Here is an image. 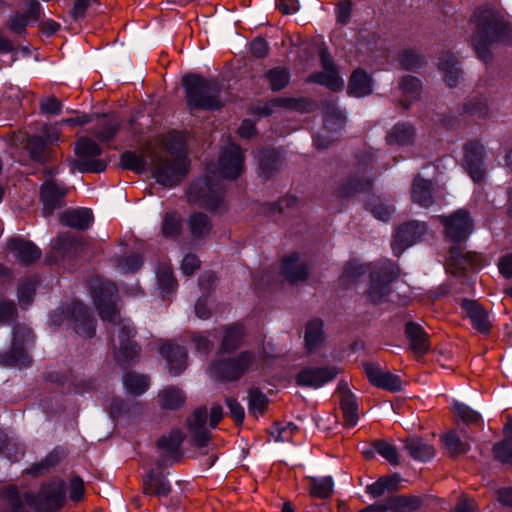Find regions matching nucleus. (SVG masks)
Segmentation results:
<instances>
[{
  "instance_id": "nucleus-1",
  "label": "nucleus",
  "mask_w": 512,
  "mask_h": 512,
  "mask_svg": "<svg viewBox=\"0 0 512 512\" xmlns=\"http://www.w3.org/2000/svg\"><path fill=\"white\" fill-rule=\"evenodd\" d=\"M92 297L99 316L103 321L120 325L118 328V343L114 341L116 361L125 365L139 355V346L131 340L136 331L129 320L121 319L116 305V287L101 279L91 281Z\"/></svg>"
},
{
  "instance_id": "nucleus-2",
  "label": "nucleus",
  "mask_w": 512,
  "mask_h": 512,
  "mask_svg": "<svg viewBox=\"0 0 512 512\" xmlns=\"http://www.w3.org/2000/svg\"><path fill=\"white\" fill-rule=\"evenodd\" d=\"M182 83L191 109L214 110L222 106L220 87L215 81L191 74L184 76Z\"/></svg>"
},
{
  "instance_id": "nucleus-3",
  "label": "nucleus",
  "mask_w": 512,
  "mask_h": 512,
  "mask_svg": "<svg viewBox=\"0 0 512 512\" xmlns=\"http://www.w3.org/2000/svg\"><path fill=\"white\" fill-rule=\"evenodd\" d=\"M188 172L186 153L179 149L155 155L152 159V177L163 186L172 187L181 182Z\"/></svg>"
},
{
  "instance_id": "nucleus-4",
  "label": "nucleus",
  "mask_w": 512,
  "mask_h": 512,
  "mask_svg": "<svg viewBox=\"0 0 512 512\" xmlns=\"http://www.w3.org/2000/svg\"><path fill=\"white\" fill-rule=\"evenodd\" d=\"M10 501L21 503L25 510V505L31 507L36 512H54L64 503L65 493L62 482L43 485L37 493H25L19 496L15 488L7 491Z\"/></svg>"
},
{
  "instance_id": "nucleus-5",
  "label": "nucleus",
  "mask_w": 512,
  "mask_h": 512,
  "mask_svg": "<svg viewBox=\"0 0 512 512\" xmlns=\"http://www.w3.org/2000/svg\"><path fill=\"white\" fill-rule=\"evenodd\" d=\"M477 31L473 36V44L482 53L486 47L494 42L506 39L509 27L503 18L491 9L479 10L475 13Z\"/></svg>"
},
{
  "instance_id": "nucleus-6",
  "label": "nucleus",
  "mask_w": 512,
  "mask_h": 512,
  "mask_svg": "<svg viewBox=\"0 0 512 512\" xmlns=\"http://www.w3.org/2000/svg\"><path fill=\"white\" fill-rule=\"evenodd\" d=\"M261 358L253 351H243L237 357L218 359L209 367L212 377L223 381H234L246 372L257 369Z\"/></svg>"
},
{
  "instance_id": "nucleus-7",
  "label": "nucleus",
  "mask_w": 512,
  "mask_h": 512,
  "mask_svg": "<svg viewBox=\"0 0 512 512\" xmlns=\"http://www.w3.org/2000/svg\"><path fill=\"white\" fill-rule=\"evenodd\" d=\"M399 275L398 267L390 260L378 263L371 272V282L367 292L373 303L384 301L390 293L389 285Z\"/></svg>"
},
{
  "instance_id": "nucleus-8",
  "label": "nucleus",
  "mask_w": 512,
  "mask_h": 512,
  "mask_svg": "<svg viewBox=\"0 0 512 512\" xmlns=\"http://www.w3.org/2000/svg\"><path fill=\"white\" fill-rule=\"evenodd\" d=\"M75 153L80 158L76 163L77 169L82 172H103L107 164L102 159H92L101 154L99 145L91 139L81 138L77 141L75 146Z\"/></svg>"
},
{
  "instance_id": "nucleus-9",
  "label": "nucleus",
  "mask_w": 512,
  "mask_h": 512,
  "mask_svg": "<svg viewBox=\"0 0 512 512\" xmlns=\"http://www.w3.org/2000/svg\"><path fill=\"white\" fill-rule=\"evenodd\" d=\"M67 192V187L63 183H59L51 178V172L48 171L40 191L43 215L45 217L51 216L55 210L63 205V199Z\"/></svg>"
},
{
  "instance_id": "nucleus-10",
  "label": "nucleus",
  "mask_w": 512,
  "mask_h": 512,
  "mask_svg": "<svg viewBox=\"0 0 512 512\" xmlns=\"http://www.w3.org/2000/svg\"><path fill=\"white\" fill-rule=\"evenodd\" d=\"M338 373V368L335 366L304 367L298 372L295 380L299 386L318 389L332 381Z\"/></svg>"
},
{
  "instance_id": "nucleus-11",
  "label": "nucleus",
  "mask_w": 512,
  "mask_h": 512,
  "mask_svg": "<svg viewBox=\"0 0 512 512\" xmlns=\"http://www.w3.org/2000/svg\"><path fill=\"white\" fill-rule=\"evenodd\" d=\"M219 173L224 178H237L243 171V153L239 146L229 144L221 152L219 163Z\"/></svg>"
},
{
  "instance_id": "nucleus-12",
  "label": "nucleus",
  "mask_w": 512,
  "mask_h": 512,
  "mask_svg": "<svg viewBox=\"0 0 512 512\" xmlns=\"http://www.w3.org/2000/svg\"><path fill=\"white\" fill-rule=\"evenodd\" d=\"M322 71L310 75L309 80L327 86L331 90H340L344 82L340 78L329 53L322 49L320 52Z\"/></svg>"
},
{
  "instance_id": "nucleus-13",
  "label": "nucleus",
  "mask_w": 512,
  "mask_h": 512,
  "mask_svg": "<svg viewBox=\"0 0 512 512\" xmlns=\"http://www.w3.org/2000/svg\"><path fill=\"white\" fill-rule=\"evenodd\" d=\"M34 336L30 329L21 328L15 331L11 355L6 359V364L11 366H26L30 362V358L25 351V347L33 343Z\"/></svg>"
},
{
  "instance_id": "nucleus-14",
  "label": "nucleus",
  "mask_w": 512,
  "mask_h": 512,
  "mask_svg": "<svg viewBox=\"0 0 512 512\" xmlns=\"http://www.w3.org/2000/svg\"><path fill=\"white\" fill-rule=\"evenodd\" d=\"M424 233L425 225L416 221L401 226L391 244L394 254L399 256L405 248L416 243Z\"/></svg>"
},
{
  "instance_id": "nucleus-15",
  "label": "nucleus",
  "mask_w": 512,
  "mask_h": 512,
  "mask_svg": "<svg viewBox=\"0 0 512 512\" xmlns=\"http://www.w3.org/2000/svg\"><path fill=\"white\" fill-rule=\"evenodd\" d=\"M448 237L455 241H462L472 232V222L469 215L464 210L456 211L450 217H441Z\"/></svg>"
},
{
  "instance_id": "nucleus-16",
  "label": "nucleus",
  "mask_w": 512,
  "mask_h": 512,
  "mask_svg": "<svg viewBox=\"0 0 512 512\" xmlns=\"http://www.w3.org/2000/svg\"><path fill=\"white\" fill-rule=\"evenodd\" d=\"M188 198L192 202L214 209L221 200V191L214 189L207 181L199 180L190 186Z\"/></svg>"
},
{
  "instance_id": "nucleus-17",
  "label": "nucleus",
  "mask_w": 512,
  "mask_h": 512,
  "mask_svg": "<svg viewBox=\"0 0 512 512\" xmlns=\"http://www.w3.org/2000/svg\"><path fill=\"white\" fill-rule=\"evenodd\" d=\"M485 149L479 142H470L465 147L464 162L469 174L474 182L483 180L485 170L483 169V160Z\"/></svg>"
},
{
  "instance_id": "nucleus-18",
  "label": "nucleus",
  "mask_w": 512,
  "mask_h": 512,
  "mask_svg": "<svg viewBox=\"0 0 512 512\" xmlns=\"http://www.w3.org/2000/svg\"><path fill=\"white\" fill-rule=\"evenodd\" d=\"M345 123V117L342 112L334 106H328L325 112V127L321 133L314 138V144L318 149H324L334 140L327 136L329 131H340Z\"/></svg>"
},
{
  "instance_id": "nucleus-19",
  "label": "nucleus",
  "mask_w": 512,
  "mask_h": 512,
  "mask_svg": "<svg viewBox=\"0 0 512 512\" xmlns=\"http://www.w3.org/2000/svg\"><path fill=\"white\" fill-rule=\"evenodd\" d=\"M364 371L369 381L377 387L396 392L401 389V379L399 376L383 370L380 366L367 363L364 365Z\"/></svg>"
},
{
  "instance_id": "nucleus-20",
  "label": "nucleus",
  "mask_w": 512,
  "mask_h": 512,
  "mask_svg": "<svg viewBox=\"0 0 512 512\" xmlns=\"http://www.w3.org/2000/svg\"><path fill=\"white\" fill-rule=\"evenodd\" d=\"M340 395V408L346 427H354L359 420L358 403L356 397L350 392L348 384L340 381L337 386Z\"/></svg>"
},
{
  "instance_id": "nucleus-21",
  "label": "nucleus",
  "mask_w": 512,
  "mask_h": 512,
  "mask_svg": "<svg viewBox=\"0 0 512 512\" xmlns=\"http://www.w3.org/2000/svg\"><path fill=\"white\" fill-rule=\"evenodd\" d=\"M461 307L474 329L483 334L489 333L491 322L488 313L478 302L474 300H463Z\"/></svg>"
},
{
  "instance_id": "nucleus-22",
  "label": "nucleus",
  "mask_w": 512,
  "mask_h": 512,
  "mask_svg": "<svg viewBox=\"0 0 512 512\" xmlns=\"http://www.w3.org/2000/svg\"><path fill=\"white\" fill-rule=\"evenodd\" d=\"M441 443L446 452L452 457L467 453L471 447L470 437L463 430H452L443 434Z\"/></svg>"
},
{
  "instance_id": "nucleus-23",
  "label": "nucleus",
  "mask_w": 512,
  "mask_h": 512,
  "mask_svg": "<svg viewBox=\"0 0 512 512\" xmlns=\"http://www.w3.org/2000/svg\"><path fill=\"white\" fill-rule=\"evenodd\" d=\"M207 410L198 408L188 419L189 430L192 434L194 444L201 448L205 447L210 439V434L206 428Z\"/></svg>"
},
{
  "instance_id": "nucleus-24",
  "label": "nucleus",
  "mask_w": 512,
  "mask_h": 512,
  "mask_svg": "<svg viewBox=\"0 0 512 512\" xmlns=\"http://www.w3.org/2000/svg\"><path fill=\"white\" fill-rule=\"evenodd\" d=\"M8 249L21 263L29 264L41 257L40 249L32 242L21 238H12L8 241Z\"/></svg>"
},
{
  "instance_id": "nucleus-25",
  "label": "nucleus",
  "mask_w": 512,
  "mask_h": 512,
  "mask_svg": "<svg viewBox=\"0 0 512 512\" xmlns=\"http://www.w3.org/2000/svg\"><path fill=\"white\" fill-rule=\"evenodd\" d=\"M159 352L167 360L171 374L178 375L186 368L187 354L182 347L167 343L160 347Z\"/></svg>"
},
{
  "instance_id": "nucleus-26",
  "label": "nucleus",
  "mask_w": 512,
  "mask_h": 512,
  "mask_svg": "<svg viewBox=\"0 0 512 512\" xmlns=\"http://www.w3.org/2000/svg\"><path fill=\"white\" fill-rule=\"evenodd\" d=\"M281 272L288 281L297 282L306 279L308 268L306 264L300 260L299 255L293 253L283 259Z\"/></svg>"
},
{
  "instance_id": "nucleus-27",
  "label": "nucleus",
  "mask_w": 512,
  "mask_h": 512,
  "mask_svg": "<svg viewBox=\"0 0 512 512\" xmlns=\"http://www.w3.org/2000/svg\"><path fill=\"white\" fill-rule=\"evenodd\" d=\"M405 333L409 339L410 347L414 354L421 356L430 349L428 335L420 325L408 323L406 325Z\"/></svg>"
},
{
  "instance_id": "nucleus-28",
  "label": "nucleus",
  "mask_w": 512,
  "mask_h": 512,
  "mask_svg": "<svg viewBox=\"0 0 512 512\" xmlns=\"http://www.w3.org/2000/svg\"><path fill=\"white\" fill-rule=\"evenodd\" d=\"M60 221L66 226L85 230L91 225L93 215L87 208L72 209L64 211L60 216Z\"/></svg>"
},
{
  "instance_id": "nucleus-29",
  "label": "nucleus",
  "mask_w": 512,
  "mask_h": 512,
  "mask_svg": "<svg viewBox=\"0 0 512 512\" xmlns=\"http://www.w3.org/2000/svg\"><path fill=\"white\" fill-rule=\"evenodd\" d=\"M71 315L79 322L75 327L76 332L85 337H92L95 333L94 321L88 316L86 307L80 302H73L71 304Z\"/></svg>"
},
{
  "instance_id": "nucleus-30",
  "label": "nucleus",
  "mask_w": 512,
  "mask_h": 512,
  "mask_svg": "<svg viewBox=\"0 0 512 512\" xmlns=\"http://www.w3.org/2000/svg\"><path fill=\"white\" fill-rule=\"evenodd\" d=\"M415 129L408 123H398L387 133L386 141L390 145H408L415 139Z\"/></svg>"
},
{
  "instance_id": "nucleus-31",
  "label": "nucleus",
  "mask_w": 512,
  "mask_h": 512,
  "mask_svg": "<svg viewBox=\"0 0 512 512\" xmlns=\"http://www.w3.org/2000/svg\"><path fill=\"white\" fill-rule=\"evenodd\" d=\"M404 447L408 454L415 460L427 461L432 459L435 455L434 447L418 437L407 439Z\"/></svg>"
},
{
  "instance_id": "nucleus-32",
  "label": "nucleus",
  "mask_w": 512,
  "mask_h": 512,
  "mask_svg": "<svg viewBox=\"0 0 512 512\" xmlns=\"http://www.w3.org/2000/svg\"><path fill=\"white\" fill-rule=\"evenodd\" d=\"M171 491L169 482L161 474L150 473L143 480V492L158 497L167 496Z\"/></svg>"
},
{
  "instance_id": "nucleus-33",
  "label": "nucleus",
  "mask_w": 512,
  "mask_h": 512,
  "mask_svg": "<svg viewBox=\"0 0 512 512\" xmlns=\"http://www.w3.org/2000/svg\"><path fill=\"white\" fill-rule=\"evenodd\" d=\"M433 183L420 176L413 181L412 197L415 203L420 206L428 207L432 204Z\"/></svg>"
},
{
  "instance_id": "nucleus-34",
  "label": "nucleus",
  "mask_w": 512,
  "mask_h": 512,
  "mask_svg": "<svg viewBox=\"0 0 512 512\" xmlns=\"http://www.w3.org/2000/svg\"><path fill=\"white\" fill-rule=\"evenodd\" d=\"M420 504V499L414 496H394L383 503L386 512H411L417 510Z\"/></svg>"
},
{
  "instance_id": "nucleus-35",
  "label": "nucleus",
  "mask_w": 512,
  "mask_h": 512,
  "mask_svg": "<svg viewBox=\"0 0 512 512\" xmlns=\"http://www.w3.org/2000/svg\"><path fill=\"white\" fill-rule=\"evenodd\" d=\"M401 92L400 102L404 108H408L416 99H418L421 91L420 81L412 76H406L402 79L400 86Z\"/></svg>"
},
{
  "instance_id": "nucleus-36",
  "label": "nucleus",
  "mask_w": 512,
  "mask_h": 512,
  "mask_svg": "<svg viewBox=\"0 0 512 512\" xmlns=\"http://www.w3.org/2000/svg\"><path fill=\"white\" fill-rule=\"evenodd\" d=\"M372 91L371 79L367 73L362 70H356L349 82V94L356 97H363Z\"/></svg>"
},
{
  "instance_id": "nucleus-37",
  "label": "nucleus",
  "mask_w": 512,
  "mask_h": 512,
  "mask_svg": "<svg viewBox=\"0 0 512 512\" xmlns=\"http://www.w3.org/2000/svg\"><path fill=\"white\" fill-rule=\"evenodd\" d=\"M324 342L323 323L321 320H312L307 323L305 332L306 348L312 352Z\"/></svg>"
},
{
  "instance_id": "nucleus-38",
  "label": "nucleus",
  "mask_w": 512,
  "mask_h": 512,
  "mask_svg": "<svg viewBox=\"0 0 512 512\" xmlns=\"http://www.w3.org/2000/svg\"><path fill=\"white\" fill-rule=\"evenodd\" d=\"M182 231V218L176 212H167L163 216L161 234L166 239H176Z\"/></svg>"
},
{
  "instance_id": "nucleus-39",
  "label": "nucleus",
  "mask_w": 512,
  "mask_h": 512,
  "mask_svg": "<svg viewBox=\"0 0 512 512\" xmlns=\"http://www.w3.org/2000/svg\"><path fill=\"white\" fill-rule=\"evenodd\" d=\"M189 229L194 239L206 237L212 228V224L206 214L193 213L188 220Z\"/></svg>"
},
{
  "instance_id": "nucleus-40",
  "label": "nucleus",
  "mask_w": 512,
  "mask_h": 512,
  "mask_svg": "<svg viewBox=\"0 0 512 512\" xmlns=\"http://www.w3.org/2000/svg\"><path fill=\"white\" fill-rule=\"evenodd\" d=\"M439 69L444 74V80L450 87L456 85L460 77V71L454 55H444L439 62Z\"/></svg>"
},
{
  "instance_id": "nucleus-41",
  "label": "nucleus",
  "mask_w": 512,
  "mask_h": 512,
  "mask_svg": "<svg viewBox=\"0 0 512 512\" xmlns=\"http://www.w3.org/2000/svg\"><path fill=\"white\" fill-rule=\"evenodd\" d=\"M464 109L467 113L479 119H485L490 116L489 100L482 95L471 97L464 104Z\"/></svg>"
},
{
  "instance_id": "nucleus-42",
  "label": "nucleus",
  "mask_w": 512,
  "mask_h": 512,
  "mask_svg": "<svg viewBox=\"0 0 512 512\" xmlns=\"http://www.w3.org/2000/svg\"><path fill=\"white\" fill-rule=\"evenodd\" d=\"M244 338V329L240 325L228 327L223 336L220 350L222 352H231L237 349Z\"/></svg>"
},
{
  "instance_id": "nucleus-43",
  "label": "nucleus",
  "mask_w": 512,
  "mask_h": 512,
  "mask_svg": "<svg viewBox=\"0 0 512 512\" xmlns=\"http://www.w3.org/2000/svg\"><path fill=\"white\" fill-rule=\"evenodd\" d=\"M310 493L313 497L324 499L329 498L334 491V482L332 477L310 479Z\"/></svg>"
},
{
  "instance_id": "nucleus-44",
  "label": "nucleus",
  "mask_w": 512,
  "mask_h": 512,
  "mask_svg": "<svg viewBox=\"0 0 512 512\" xmlns=\"http://www.w3.org/2000/svg\"><path fill=\"white\" fill-rule=\"evenodd\" d=\"M123 384L129 394L138 396L148 389L149 380L144 375L128 373L123 379Z\"/></svg>"
},
{
  "instance_id": "nucleus-45",
  "label": "nucleus",
  "mask_w": 512,
  "mask_h": 512,
  "mask_svg": "<svg viewBox=\"0 0 512 512\" xmlns=\"http://www.w3.org/2000/svg\"><path fill=\"white\" fill-rule=\"evenodd\" d=\"M160 404L165 409H177L183 405L185 395L175 387H169L161 391L159 394Z\"/></svg>"
},
{
  "instance_id": "nucleus-46",
  "label": "nucleus",
  "mask_w": 512,
  "mask_h": 512,
  "mask_svg": "<svg viewBox=\"0 0 512 512\" xmlns=\"http://www.w3.org/2000/svg\"><path fill=\"white\" fill-rule=\"evenodd\" d=\"M505 433V440L494 445L493 452L498 460L512 463V420L506 426Z\"/></svg>"
},
{
  "instance_id": "nucleus-47",
  "label": "nucleus",
  "mask_w": 512,
  "mask_h": 512,
  "mask_svg": "<svg viewBox=\"0 0 512 512\" xmlns=\"http://www.w3.org/2000/svg\"><path fill=\"white\" fill-rule=\"evenodd\" d=\"M248 412L254 417L261 415L268 405V399L257 388H252L248 392Z\"/></svg>"
},
{
  "instance_id": "nucleus-48",
  "label": "nucleus",
  "mask_w": 512,
  "mask_h": 512,
  "mask_svg": "<svg viewBox=\"0 0 512 512\" xmlns=\"http://www.w3.org/2000/svg\"><path fill=\"white\" fill-rule=\"evenodd\" d=\"M184 439L180 430H173L169 434L162 436L157 444L158 447L167 454H174L178 451Z\"/></svg>"
},
{
  "instance_id": "nucleus-49",
  "label": "nucleus",
  "mask_w": 512,
  "mask_h": 512,
  "mask_svg": "<svg viewBox=\"0 0 512 512\" xmlns=\"http://www.w3.org/2000/svg\"><path fill=\"white\" fill-rule=\"evenodd\" d=\"M400 481L398 475L392 477H382L377 482L367 486L366 492L372 497L377 498L382 496L387 490L397 486Z\"/></svg>"
},
{
  "instance_id": "nucleus-50",
  "label": "nucleus",
  "mask_w": 512,
  "mask_h": 512,
  "mask_svg": "<svg viewBox=\"0 0 512 512\" xmlns=\"http://www.w3.org/2000/svg\"><path fill=\"white\" fill-rule=\"evenodd\" d=\"M461 252L457 249L451 250V259L454 260L460 269H477L481 266L480 256L476 253L466 252L461 255Z\"/></svg>"
},
{
  "instance_id": "nucleus-51",
  "label": "nucleus",
  "mask_w": 512,
  "mask_h": 512,
  "mask_svg": "<svg viewBox=\"0 0 512 512\" xmlns=\"http://www.w3.org/2000/svg\"><path fill=\"white\" fill-rule=\"evenodd\" d=\"M267 78L274 91L283 89L289 82V72L284 68H274L268 71Z\"/></svg>"
},
{
  "instance_id": "nucleus-52",
  "label": "nucleus",
  "mask_w": 512,
  "mask_h": 512,
  "mask_svg": "<svg viewBox=\"0 0 512 512\" xmlns=\"http://www.w3.org/2000/svg\"><path fill=\"white\" fill-rule=\"evenodd\" d=\"M101 130L95 131V136L101 141L111 140L119 129V122L114 118H103L100 121Z\"/></svg>"
},
{
  "instance_id": "nucleus-53",
  "label": "nucleus",
  "mask_w": 512,
  "mask_h": 512,
  "mask_svg": "<svg viewBox=\"0 0 512 512\" xmlns=\"http://www.w3.org/2000/svg\"><path fill=\"white\" fill-rule=\"evenodd\" d=\"M0 453L11 461H17L23 454L16 442L6 435H0Z\"/></svg>"
},
{
  "instance_id": "nucleus-54",
  "label": "nucleus",
  "mask_w": 512,
  "mask_h": 512,
  "mask_svg": "<svg viewBox=\"0 0 512 512\" xmlns=\"http://www.w3.org/2000/svg\"><path fill=\"white\" fill-rule=\"evenodd\" d=\"M121 165L136 173H142L146 170V164L142 157L133 152H125L121 157Z\"/></svg>"
},
{
  "instance_id": "nucleus-55",
  "label": "nucleus",
  "mask_w": 512,
  "mask_h": 512,
  "mask_svg": "<svg viewBox=\"0 0 512 512\" xmlns=\"http://www.w3.org/2000/svg\"><path fill=\"white\" fill-rule=\"evenodd\" d=\"M44 146L45 143L42 138L37 136L29 137L26 144V149L29 151L31 158L35 161L44 160Z\"/></svg>"
},
{
  "instance_id": "nucleus-56",
  "label": "nucleus",
  "mask_w": 512,
  "mask_h": 512,
  "mask_svg": "<svg viewBox=\"0 0 512 512\" xmlns=\"http://www.w3.org/2000/svg\"><path fill=\"white\" fill-rule=\"evenodd\" d=\"M453 411L466 423H476L480 419L478 412L463 403L455 402L453 405Z\"/></svg>"
},
{
  "instance_id": "nucleus-57",
  "label": "nucleus",
  "mask_w": 512,
  "mask_h": 512,
  "mask_svg": "<svg viewBox=\"0 0 512 512\" xmlns=\"http://www.w3.org/2000/svg\"><path fill=\"white\" fill-rule=\"evenodd\" d=\"M35 290L36 281L33 279L26 280L21 284L18 291L19 302L24 305H29L33 300Z\"/></svg>"
},
{
  "instance_id": "nucleus-58",
  "label": "nucleus",
  "mask_w": 512,
  "mask_h": 512,
  "mask_svg": "<svg viewBox=\"0 0 512 512\" xmlns=\"http://www.w3.org/2000/svg\"><path fill=\"white\" fill-rule=\"evenodd\" d=\"M376 451L391 464H398V453L396 448L387 442H378L375 445Z\"/></svg>"
},
{
  "instance_id": "nucleus-59",
  "label": "nucleus",
  "mask_w": 512,
  "mask_h": 512,
  "mask_svg": "<svg viewBox=\"0 0 512 512\" xmlns=\"http://www.w3.org/2000/svg\"><path fill=\"white\" fill-rule=\"evenodd\" d=\"M370 208L374 217L382 221L388 220L394 212L393 207L384 204L380 199L371 203Z\"/></svg>"
},
{
  "instance_id": "nucleus-60",
  "label": "nucleus",
  "mask_w": 512,
  "mask_h": 512,
  "mask_svg": "<svg viewBox=\"0 0 512 512\" xmlns=\"http://www.w3.org/2000/svg\"><path fill=\"white\" fill-rule=\"evenodd\" d=\"M176 280L170 271H163L158 276V286L163 296L173 292L176 288Z\"/></svg>"
},
{
  "instance_id": "nucleus-61",
  "label": "nucleus",
  "mask_w": 512,
  "mask_h": 512,
  "mask_svg": "<svg viewBox=\"0 0 512 512\" xmlns=\"http://www.w3.org/2000/svg\"><path fill=\"white\" fill-rule=\"evenodd\" d=\"M295 426L292 423L286 425H275L271 430V436L275 442L289 441Z\"/></svg>"
},
{
  "instance_id": "nucleus-62",
  "label": "nucleus",
  "mask_w": 512,
  "mask_h": 512,
  "mask_svg": "<svg viewBox=\"0 0 512 512\" xmlns=\"http://www.w3.org/2000/svg\"><path fill=\"white\" fill-rule=\"evenodd\" d=\"M142 265V259L139 255H131L119 261L118 267L124 273L135 272Z\"/></svg>"
},
{
  "instance_id": "nucleus-63",
  "label": "nucleus",
  "mask_w": 512,
  "mask_h": 512,
  "mask_svg": "<svg viewBox=\"0 0 512 512\" xmlns=\"http://www.w3.org/2000/svg\"><path fill=\"white\" fill-rule=\"evenodd\" d=\"M16 315V307L13 301H0V321L10 322Z\"/></svg>"
},
{
  "instance_id": "nucleus-64",
  "label": "nucleus",
  "mask_w": 512,
  "mask_h": 512,
  "mask_svg": "<svg viewBox=\"0 0 512 512\" xmlns=\"http://www.w3.org/2000/svg\"><path fill=\"white\" fill-rule=\"evenodd\" d=\"M200 266L198 257L194 254H187L181 263V270L185 275L193 274Z\"/></svg>"
}]
</instances>
